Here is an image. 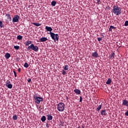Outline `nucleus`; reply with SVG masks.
Wrapping results in <instances>:
<instances>
[{"label":"nucleus","instance_id":"obj_20","mask_svg":"<svg viewBox=\"0 0 128 128\" xmlns=\"http://www.w3.org/2000/svg\"><path fill=\"white\" fill-rule=\"evenodd\" d=\"M112 84V79L109 78L106 82V84Z\"/></svg>","mask_w":128,"mask_h":128},{"label":"nucleus","instance_id":"obj_22","mask_svg":"<svg viewBox=\"0 0 128 128\" xmlns=\"http://www.w3.org/2000/svg\"><path fill=\"white\" fill-rule=\"evenodd\" d=\"M64 70H68L69 66L68 65H66L65 66L63 67Z\"/></svg>","mask_w":128,"mask_h":128},{"label":"nucleus","instance_id":"obj_40","mask_svg":"<svg viewBox=\"0 0 128 128\" xmlns=\"http://www.w3.org/2000/svg\"><path fill=\"white\" fill-rule=\"evenodd\" d=\"M109 32H112V29L110 28V27L109 28Z\"/></svg>","mask_w":128,"mask_h":128},{"label":"nucleus","instance_id":"obj_41","mask_svg":"<svg viewBox=\"0 0 128 128\" xmlns=\"http://www.w3.org/2000/svg\"><path fill=\"white\" fill-rule=\"evenodd\" d=\"M38 110H42V107L40 106V107L38 108Z\"/></svg>","mask_w":128,"mask_h":128},{"label":"nucleus","instance_id":"obj_19","mask_svg":"<svg viewBox=\"0 0 128 128\" xmlns=\"http://www.w3.org/2000/svg\"><path fill=\"white\" fill-rule=\"evenodd\" d=\"M109 58H114V52H112L109 56Z\"/></svg>","mask_w":128,"mask_h":128},{"label":"nucleus","instance_id":"obj_26","mask_svg":"<svg viewBox=\"0 0 128 128\" xmlns=\"http://www.w3.org/2000/svg\"><path fill=\"white\" fill-rule=\"evenodd\" d=\"M102 37L101 38H98L97 40H98V42H100L103 38H104V35H102Z\"/></svg>","mask_w":128,"mask_h":128},{"label":"nucleus","instance_id":"obj_35","mask_svg":"<svg viewBox=\"0 0 128 128\" xmlns=\"http://www.w3.org/2000/svg\"><path fill=\"white\" fill-rule=\"evenodd\" d=\"M13 72L14 74L15 78H16V76H16V71H13Z\"/></svg>","mask_w":128,"mask_h":128},{"label":"nucleus","instance_id":"obj_44","mask_svg":"<svg viewBox=\"0 0 128 128\" xmlns=\"http://www.w3.org/2000/svg\"><path fill=\"white\" fill-rule=\"evenodd\" d=\"M66 98H67V100H68V97L67 96V97H66Z\"/></svg>","mask_w":128,"mask_h":128},{"label":"nucleus","instance_id":"obj_32","mask_svg":"<svg viewBox=\"0 0 128 128\" xmlns=\"http://www.w3.org/2000/svg\"><path fill=\"white\" fill-rule=\"evenodd\" d=\"M124 26H128V20H126L124 22Z\"/></svg>","mask_w":128,"mask_h":128},{"label":"nucleus","instance_id":"obj_33","mask_svg":"<svg viewBox=\"0 0 128 128\" xmlns=\"http://www.w3.org/2000/svg\"><path fill=\"white\" fill-rule=\"evenodd\" d=\"M97 2H96V4H100V0H96Z\"/></svg>","mask_w":128,"mask_h":128},{"label":"nucleus","instance_id":"obj_29","mask_svg":"<svg viewBox=\"0 0 128 128\" xmlns=\"http://www.w3.org/2000/svg\"><path fill=\"white\" fill-rule=\"evenodd\" d=\"M24 68H28V64L27 62H25L24 64Z\"/></svg>","mask_w":128,"mask_h":128},{"label":"nucleus","instance_id":"obj_24","mask_svg":"<svg viewBox=\"0 0 128 128\" xmlns=\"http://www.w3.org/2000/svg\"><path fill=\"white\" fill-rule=\"evenodd\" d=\"M17 40H22V36L20 35H18L17 36Z\"/></svg>","mask_w":128,"mask_h":128},{"label":"nucleus","instance_id":"obj_5","mask_svg":"<svg viewBox=\"0 0 128 128\" xmlns=\"http://www.w3.org/2000/svg\"><path fill=\"white\" fill-rule=\"evenodd\" d=\"M64 104L60 102L58 104H57V110L58 112H64Z\"/></svg>","mask_w":128,"mask_h":128},{"label":"nucleus","instance_id":"obj_43","mask_svg":"<svg viewBox=\"0 0 128 128\" xmlns=\"http://www.w3.org/2000/svg\"><path fill=\"white\" fill-rule=\"evenodd\" d=\"M46 126H47V128H48V126H48V124H46Z\"/></svg>","mask_w":128,"mask_h":128},{"label":"nucleus","instance_id":"obj_25","mask_svg":"<svg viewBox=\"0 0 128 128\" xmlns=\"http://www.w3.org/2000/svg\"><path fill=\"white\" fill-rule=\"evenodd\" d=\"M56 4V1H52L51 2V5L52 6H55Z\"/></svg>","mask_w":128,"mask_h":128},{"label":"nucleus","instance_id":"obj_3","mask_svg":"<svg viewBox=\"0 0 128 128\" xmlns=\"http://www.w3.org/2000/svg\"><path fill=\"white\" fill-rule=\"evenodd\" d=\"M33 98H34V102L36 104H40V102H42V100H44V98L42 97H40L38 96V94H35Z\"/></svg>","mask_w":128,"mask_h":128},{"label":"nucleus","instance_id":"obj_18","mask_svg":"<svg viewBox=\"0 0 128 128\" xmlns=\"http://www.w3.org/2000/svg\"><path fill=\"white\" fill-rule=\"evenodd\" d=\"M41 120L42 122H44L46 120V116H43L41 118Z\"/></svg>","mask_w":128,"mask_h":128},{"label":"nucleus","instance_id":"obj_39","mask_svg":"<svg viewBox=\"0 0 128 128\" xmlns=\"http://www.w3.org/2000/svg\"><path fill=\"white\" fill-rule=\"evenodd\" d=\"M28 82H32V79L31 78H28Z\"/></svg>","mask_w":128,"mask_h":128},{"label":"nucleus","instance_id":"obj_1","mask_svg":"<svg viewBox=\"0 0 128 128\" xmlns=\"http://www.w3.org/2000/svg\"><path fill=\"white\" fill-rule=\"evenodd\" d=\"M112 12L116 16H120V14H122V8L118 7V6L114 5L113 9L112 10Z\"/></svg>","mask_w":128,"mask_h":128},{"label":"nucleus","instance_id":"obj_28","mask_svg":"<svg viewBox=\"0 0 128 128\" xmlns=\"http://www.w3.org/2000/svg\"><path fill=\"white\" fill-rule=\"evenodd\" d=\"M14 48H15V50H20V46H14Z\"/></svg>","mask_w":128,"mask_h":128},{"label":"nucleus","instance_id":"obj_16","mask_svg":"<svg viewBox=\"0 0 128 128\" xmlns=\"http://www.w3.org/2000/svg\"><path fill=\"white\" fill-rule=\"evenodd\" d=\"M4 56L6 60H8V58H10V53L8 52H7L6 54Z\"/></svg>","mask_w":128,"mask_h":128},{"label":"nucleus","instance_id":"obj_2","mask_svg":"<svg viewBox=\"0 0 128 128\" xmlns=\"http://www.w3.org/2000/svg\"><path fill=\"white\" fill-rule=\"evenodd\" d=\"M49 34H50L51 38L53 40H54V42H58V38H60V36H58V34H56L52 32H50L48 33Z\"/></svg>","mask_w":128,"mask_h":128},{"label":"nucleus","instance_id":"obj_42","mask_svg":"<svg viewBox=\"0 0 128 128\" xmlns=\"http://www.w3.org/2000/svg\"><path fill=\"white\" fill-rule=\"evenodd\" d=\"M18 72H20V68H19L18 69Z\"/></svg>","mask_w":128,"mask_h":128},{"label":"nucleus","instance_id":"obj_14","mask_svg":"<svg viewBox=\"0 0 128 128\" xmlns=\"http://www.w3.org/2000/svg\"><path fill=\"white\" fill-rule=\"evenodd\" d=\"M47 120H52V116L50 114L47 115Z\"/></svg>","mask_w":128,"mask_h":128},{"label":"nucleus","instance_id":"obj_17","mask_svg":"<svg viewBox=\"0 0 128 128\" xmlns=\"http://www.w3.org/2000/svg\"><path fill=\"white\" fill-rule=\"evenodd\" d=\"M74 92L75 94H80V90L78 89H75Z\"/></svg>","mask_w":128,"mask_h":128},{"label":"nucleus","instance_id":"obj_36","mask_svg":"<svg viewBox=\"0 0 128 128\" xmlns=\"http://www.w3.org/2000/svg\"><path fill=\"white\" fill-rule=\"evenodd\" d=\"M82 102V96H80V102Z\"/></svg>","mask_w":128,"mask_h":128},{"label":"nucleus","instance_id":"obj_11","mask_svg":"<svg viewBox=\"0 0 128 128\" xmlns=\"http://www.w3.org/2000/svg\"><path fill=\"white\" fill-rule=\"evenodd\" d=\"M101 114L102 116H106L107 114H106V110H101Z\"/></svg>","mask_w":128,"mask_h":128},{"label":"nucleus","instance_id":"obj_30","mask_svg":"<svg viewBox=\"0 0 128 128\" xmlns=\"http://www.w3.org/2000/svg\"><path fill=\"white\" fill-rule=\"evenodd\" d=\"M10 84V81L9 80H7L6 81V86H8V84Z\"/></svg>","mask_w":128,"mask_h":128},{"label":"nucleus","instance_id":"obj_13","mask_svg":"<svg viewBox=\"0 0 128 128\" xmlns=\"http://www.w3.org/2000/svg\"><path fill=\"white\" fill-rule=\"evenodd\" d=\"M102 104H101L99 105L98 106V108H96V112H100V110H102Z\"/></svg>","mask_w":128,"mask_h":128},{"label":"nucleus","instance_id":"obj_6","mask_svg":"<svg viewBox=\"0 0 128 128\" xmlns=\"http://www.w3.org/2000/svg\"><path fill=\"white\" fill-rule=\"evenodd\" d=\"M20 20V16L18 15H15L12 18V22H18Z\"/></svg>","mask_w":128,"mask_h":128},{"label":"nucleus","instance_id":"obj_31","mask_svg":"<svg viewBox=\"0 0 128 128\" xmlns=\"http://www.w3.org/2000/svg\"><path fill=\"white\" fill-rule=\"evenodd\" d=\"M0 28H4V25L2 24V22L0 21Z\"/></svg>","mask_w":128,"mask_h":128},{"label":"nucleus","instance_id":"obj_37","mask_svg":"<svg viewBox=\"0 0 128 128\" xmlns=\"http://www.w3.org/2000/svg\"><path fill=\"white\" fill-rule=\"evenodd\" d=\"M62 74H63L64 76L66 74V71H64V70H62Z\"/></svg>","mask_w":128,"mask_h":128},{"label":"nucleus","instance_id":"obj_12","mask_svg":"<svg viewBox=\"0 0 128 128\" xmlns=\"http://www.w3.org/2000/svg\"><path fill=\"white\" fill-rule=\"evenodd\" d=\"M6 16H7L8 20L10 22H12V16H10V14H6Z\"/></svg>","mask_w":128,"mask_h":128},{"label":"nucleus","instance_id":"obj_8","mask_svg":"<svg viewBox=\"0 0 128 128\" xmlns=\"http://www.w3.org/2000/svg\"><path fill=\"white\" fill-rule=\"evenodd\" d=\"M122 102V104L128 108V100H123Z\"/></svg>","mask_w":128,"mask_h":128},{"label":"nucleus","instance_id":"obj_45","mask_svg":"<svg viewBox=\"0 0 128 128\" xmlns=\"http://www.w3.org/2000/svg\"><path fill=\"white\" fill-rule=\"evenodd\" d=\"M82 128H84V126H82Z\"/></svg>","mask_w":128,"mask_h":128},{"label":"nucleus","instance_id":"obj_23","mask_svg":"<svg viewBox=\"0 0 128 128\" xmlns=\"http://www.w3.org/2000/svg\"><path fill=\"white\" fill-rule=\"evenodd\" d=\"M8 88H12V84H8V85L6 86Z\"/></svg>","mask_w":128,"mask_h":128},{"label":"nucleus","instance_id":"obj_27","mask_svg":"<svg viewBox=\"0 0 128 128\" xmlns=\"http://www.w3.org/2000/svg\"><path fill=\"white\" fill-rule=\"evenodd\" d=\"M12 119L14 120H18V116H16V114H15L12 116Z\"/></svg>","mask_w":128,"mask_h":128},{"label":"nucleus","instance_id":"obj_38","mask_svg":"<svg viewBox=\"0 0 128 128\" xmlns=\"http://www.w3.org/2000/svg\"><path fill=\"white\" fill-rule=\"evenodd\" d=\"M125 116H128V110L125 112Z\"/></svg>","mask_w":128,"mask_h":128},{"label":"nucleus","instance_id":"obj_4","mask_svg":"<svg viewBox=\"0 0 128 128\" xmlns=\"http://www.w3.org/2000/svg\"><path fill=\"white\" fill-rule=\"evenodd\" d=\"M32 50L37 52H38V46H34V44H31L28 47L27 50Z\"/></svg>","mask_w":128,"mask_h":128},{"label":"nucleus","instance_id":"obj_21","mask_svg":"<svg viewBox=\"0 0 128 128\" xmlns=\"http://www.w3.org/2000/svg\"><path fill=\"white\" fill-rule=\"evenodd\" d=\"M32 24H34V26H41L42 24L38 22H32Z\"/></svg>","mask_w":128,"mask_h":128},{"label":"nucleus","instance_id":"obj_10","mask_svg":"<svg viewBox=\"0 0 128 128\" xmlns=\"http://www.w3.org/2000/svg\"><path fill=\"white\" fill-rule=\"evenodd\" d=\"M48 40V38L46 37H42L40 38V42H46Z\"/></svg>","mask_w":128,"mask_h":128},{"label":"nucleus","instance_id":"obj_9","mask_svg":"<svg viewBox=\"0 0 128 128\" xmlns=\"http://www.w3.org/2000/svg\"><path fill=\"white\" fill-rule=\"evenodd\" d=\"M45 30H46V32H52V27L46 26Z\"/></svg>","mask_w":128,"mask_h":128},{"label":"nucleus","instance_id":"obj_15","mask_svg":"<svg viewBox=\"0 0 128 128\" xmlns=\"http://www.w3.org/2000/svg\"><path fill=\"white\" fill-rule=\"evenodd\" d=\"M24 44L28 46H30V44H32V41L31 40H28L26 42H24Z\"/></svg>","mask_w":128,"mask_h":128},{"label":"nucleus","instance_id":"obj_7","mask_svg":"<svg viewBox=\"0 0 128 128\" xmlns=\"http://www.w3.org/2000/svg\"><path fill=\"white\" fill-rule=\"evenodd\" d=\"M92 56L96 58H100V55L98 54V53L97 52H95L92 53Z\"/></svg>","mask_w":128,"mask_h":128},{"label":"nucleus","instance_id":"obj_34","mask_svg":"<svg viewBox=\"0 0 128 128\" xmlns=\"http://www.w3.org/2000/svg\"><path fill=\"white\" fill-rule=\"evenodd\" d=\"M110 28H112V30H116V27H114V26H110Z\"/></svg>","mask_w":128,"mask_h":128},{"label":"nucleus","instance_id":"obj_46","mask_svg":"<svg viewBox=\"0 0 128 128\" xmlns=\"http://www.w3.org/2000/svg\"><path fill=\"white\" fill-rule=\"evenodd\" d=\"M37 108H38V106H37Z\"/></svg>","mask_w":128,"mask_h":128}]
</instances>
